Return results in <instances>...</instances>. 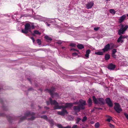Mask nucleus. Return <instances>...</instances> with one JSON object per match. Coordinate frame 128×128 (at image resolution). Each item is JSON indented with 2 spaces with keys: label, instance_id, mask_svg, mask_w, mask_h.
Wrapping results in <instances>:
<instances>
[{
  "label": "nucleus",
  "instance_id": "f257e3e1",
  "mask_svg": "<svg viewBox=\"0 0 128 128\" xmlns=\"http://www.w3.org/2000/svg\"><path fill=\"white\" fill-rule=\"evenodd\" d=\"M35 114V113L34 112L31 113L29 112H27L25 114H24L25 116L22 117L20 118L19 122H21L22 121L26 119V118L30 117L31 116H32L30 118H28V119L31 120H33L36 118L32 116L34 115Z\"/></svg>",
  "mask_w": 128,
  "mask_h": 128
},
{
  "label": "nucleus",
  "instance_id": "f03ea898",
  "mask_svg": "<svg viewBox=\"0 0 128 128\" xmlns=\"http://www.w3.org/2000/svg\"><path fill=\"white\" fill-rule=\"evenodd\" d=\"M92 98L95 104H98V103L104 104V99L103 98H96L94 96H93Z\"/></svg>",
  "mask_w": 128,
  "mask_h": 128
},
{
  "label": "nucleus",
  "instance_id": "7ed1b4c3",
  "mask_svg": "<svg viewBox=\"0 0 128 128\" xmlns=\"http://www.w3.org/2000/svg\"><path fill=\"white\" fill-rule=\"evenodd\" d=\"M86 104H78L77 106H75L73 107V109L76 112H80L81 109H84L85 108L84 106Z\"/></svg>",
  "mask_w": 128,
  "mask_h": 128
},
{
  "label": "nucleus",
  "instance_id": "20e7f679",
  "mask_svg": "<svg viewBox=\"0 0 128 128\" xmlns=\"http://www.w3.org/2000/svg\"><path fill=\"white\" fill-rule=\"evenodd\" d=\"M31 27L30 24L26 23L25 25L24 30L22 29V32L25 34H27L28 33V30L31 29Z\"/></svg>",
  "mask_w": 128,
  "mask_h": 128
},
{
  "label": "nucleus",
  "instance_id": "39448f33",
  "mask_svg": "<svg viewBox=\"0 0 128 128\" xmlns=\"http://www.w3.org/2000/svg\"><path fill=\"white\" fill-rule=\"evenodd\" d=\"M66 106H60L58 104H56V105L54 107V108L55 109H60L62 108H70L72 106V104H66Z\"/></svg>",
  "mask_w": 128,
  "mask_h": 128
},
{
  "label": "nucleus",
  "instance_id": "423d86ee",
  "mask_svg": "<svg viewBox=\"0 0 128 128\" xmlns=\"http://www.w3.org/2000/svg\"><path fill=\"white\" fill-rule=\"evenodd\" d=\"M45 90L49 93L52 98L54 97V92L55 91V88L54 87H52L50 89H46Z\"/></svg>",
  "mask_w": 128,
  "mask_h": 128
},
{
  "label": "nucleus",
  "instance_id": "0eeeda50",
  "mask_svg": "<svg viewBox=\"0 0 128 128\" xmlns=\"http://www.w3.org/2000/svg\"><path fill=\"white\" fill-rule=\"evenodd\" d=\"M128 28V26L126 25L124 27V28H120L118 30V34L119 35H121L122 34H124L125 31Z\"/></svg>",
  "mask_w": 128,
  "mask_h": 128
},
{
  "label": "nucleus",
  "instance_id": "6e6552de",
  "mask_svg": "<svg viewBox=\"0 0 128 128\" xmlns=\"http://www.w3.org/2000/svg\"><path fill=\"white\" fill-rule=\"evenodd\" d=\"M114 108L115 110L118 113H120L122 110L120 104H115Z\"/></svg>",
  "mask_w": 128,
  "mask_h": 128
},
{
  "label": "nucleus",
  "instance_id": "1a4fd4ad",
  "mask_svg": "<svg viewBox=\"0 0 128 128\" xmlns=\"http://www.w3.org/2000/svg\"><path fill=\"white\" fill-rule=\"evenodd\" d=\"M86 101L85 100H84L82 99H80L78 102H76L73 104L70 103H66L65 104H86Z\"/></svg>",
  "mask_w": 128,
  "mask_h": 128
},
{
  "label": "nucleus",
  "instance_id": "9d476101",
  "mask_svg": "<svg viewBox=\"0 0 128 128\" xmlns=\"http://www.w3.org/2000/svg\"><path fill=\"white\" fill-rule=\"evenodd\" d=\"M57 113L58 115L63 116H64L66 114H68V112L65 110L64 109L61 112L58 111Z\"/></svg>",
  "mask_w": 128,
  "mask_h": 128
},
{
  "label": "nucleus",
  "instance_id": "9b49d317",
  "mask_svg": "<svg viewBox=\"0 0 128 128\" xmlns=\"http://www.w3.org/2000/svg\"><path fill=\"white\" fill-rule=\"evenodd\" d=\"M110 45L108 44L106 45L104 47V48L102 49L104 52L108 51V50L110 49Z\"/></svg>",
  "mask_w": 128,
  "mask_h": 128
},
{
  "label": "nucleus",
  "instance_id": "f8f14e48",
  "mask_svg": "<svg viewBox=\"0 0 128 128\" xmlns=\"http://www.w3.org/2000/svg\"><path fill=\"white\" fill-rule=\"evenodd\" d=\"M50 103V104H58L56 100H52L51 98H49V101H46L47 104H49Z\"/></svg>",
  "mask_w": 128,
  "mask_h": 128
},
{
  "label": "nucleus",
  "instance_id": "ddd939ff",
  "mask_svg": "<svg viewBox=\"0 0 128 128\" xmlns=\"http://www.w3.org/2000/svg\"><path fill=\"white\" fill-rule=\"evenodd\" d=\"M94 3L93 2H88L86 5V6L88 9L90 8L93 6Z\"/></svg>",
  "mask_w": 128,
  "mask_h": 128
},
{
  "label": "nucleus",
  "instance_id": "4468645a",
  "mask_svg": "<svg viewBox=\"0 0 128 128\" xmlns=\"http://www.w3.org/2000/svg\"><path fill=\"white\" fill-rule=\"evenodd\" d=\"M116 67V65L111 63L108 66V68L109 70H114Z\"/></svg>",
  "mask_w": 128,
  "mask_h": 128
},
{
  "label": "nucleus",
  "instance_id": "2eb2a0df",
  "mask_svg": "<svg viewBox=\"0 0 128 128\" xmlns=\"http://www.w3.org/2000/svg\"><path fill=\"white\" fill-rule=\"evenodd\" d=\"M126 18V16L124 15L121 17L119 19V22L120 23H122L123 21Z\"/></svg>",
  "mask_w": 128,
  "mask_h": 128
},
{
  "label": "nucleus",
  "instance_id": "dca6fc26",
  "mask_svg": "<svg viewBox=\"0 0 128 128\" xmlns=\"http://www.w3.org/2000/svg\"><path fill=\"white\" fill-rule=\"evenodd\" d=\"M106 101L107 104H112V101L109 98H106Z\"/></svg>",
  "mask_w": 128,
  "mask_h": 128
},
{
  "label": "nucleus",
  "instance_id": "f3484780",
  "mask_svg": "<svg viewBox=\"0 0 128 128\" xmlns=\"http://www.w3.org/2000/svg\"><path fill=\"white\" fill-rule=\"evenodd\" d=\"M44 38L46 40V41L48 42L50 41V42L52 40V39L50 37L47 35L45 36Z\"/></svg>",
  "mask_w": 128,
  "mask_h": 128
},
{
  "label": "nucleus",
  "instance_id": "a211bd4d",
  "mask_svg": "<svg viewBox=\"0 0 128 128\" xmlns=\"http://www.w3.org/2000/svg\"><path fill=\"white\" fill-rule=\"evenodd\" d=\"M122 37L120 36V37L118 38L117 40V42L118 43H119L120 42L122 43L123 42L124 40H122Z\"/></svg>",
  "mask_w": 128,
  "mask_h": 128
},
{
  "label": "nucleus",
  "instance_id": "6ab92c4d",
  "mask_svg": "<svg viewBox=\"0 0 128 128\" xmlns=\"http://www.w3.org/2000/svg\"><path fill=\"white\" fill-rule=\"evenodd\" d=\"M90 50L89 49L87 50H86V54L85 55L86 57L87 58H88L89 57V55L90 53Z\"/></svg>",
  "mask_w": 128,
  "mask_h": 128
},
{
  "label": "nucleus",
  "instance_id": "aec40b11",
  "mask_svg": "<svg viewBox=\"0 0 128 128\" xmlns=\"http://www.w3.org/2000/svg\"><path fill=\"white\" fill-rule=\"evenodd\" d=\"M78 48L80 50L84 48V45L82 44H78L77 46Z\"/></svg>",
  "mask_w": 128,
  "mask_h": 128
},
{
  "label": "nucleus",
  "instance_id": "412c9836",
  "mask_svg": "<svg viewBox=\"0 0 128 128\" xmlns=\"http://www.w3.org/2000/svg\"><path fill=\"white\" fill-rule=\"evenodd\" d=\"M104 57L105 60H109L110 58V55L108 54H105Z\"/></svg>",
  "mask_w": 128,
  "mask_h": 128
},
{
  "label": "nucleus",
  "instance_id": "4be33fe9",
  "mask_svg": "<svg viewBox=\"0 0 128 128\" xmlns=\"http://www.w3.org/2000/svg\"><path fill=\"white\" fill-rule=\"evenodd\" d=\"M106 117H108V119L106 120V121L108 122H110L111 120H112V117L109 116H106Z\"/></svg>",
  "mask_w": 128,
  "mask_h": 128
},
{
  "label": "nucleus",
  "instance_id": "5701e85b",
  "mask_svg": "<svg viewBox=\"0 0 128 128\" xmlns=\"http://www.w3.org/2000/svg\"><path fill=\"white\" fill-rule=\"evenodd\" d=\"M95 54L97 55H102L103 54V53L102 52H96Z\"/></svg>",
  "mask_w": 128,
  "mask_h": 128
},
{
  "label": "nucleus",
  "instance_id": "b1692460",
  "mask_svg": "<svg viewBox=\"0 0 128 128\" xmlns=\"http://www.w3.org/2000/svg\"><path fill=\"white\" fill-rule=\"evenodd\" d=\"M34 33L36 34H38V35H40L41 34V33L39 32L38 30H34Z\"/></svg>",
  "mask_w": 128,
  "mask_h": 128
},
{
  "label": "nucleus",
  "instance_id": "393cba45",
  "mask_svg": "<svg viewBox=\"0 0 128 128\" xmlns=\"http://www.w3.org/2000/svg\"><path fill=\"white\" fill-rule=\"evenodd\" d=\"M49 123L52 125L53 126L54 124V122L52 120H49Z\"/></svg>",
  "mask_w": 128,
  "mask_h": 128
},
{
  "label": "nucleus",
  "instance_id": "a878e982",
  "mask_svg": "<svg viewBox=\"0 0 128 128\" xmlns=\"http://www.w3.org/2000/svg\"><path fill=\"white\" fill-rule=\"evenodd\" d=\"M81 120V119L80 118L78 117L77 118L76 120V124H78L79 122Z\"/></svg>",
  "mask_w": 128,
  "mask_h": 128
},
{
  "label": "nucleus",
  "instance_id": "bb28decb",
  "mask_svg": "<svg viewBox=\"0 0 128 128\" xmlns=\"http://www.w3.org/2000/svg\"><path fill=\"white\" fill-rule=\"evenodd\" d=\"M110 13L114 14L116 13L115 10L113 9H110Z\"/></svg>",
  "mask_w": 128,
  "mask_h": 128
},
{
  "label": "nucleus",
  "instance_id": "cd10ccee",
  "mask_svg": "<svg viewBox=\"0 0 128 128\" xmlns=\"http://www.w3.org/2000/svg\"><path fill=\"white\" fill-rule=\"evenodd\" d=\"M100 126V124L98 122L95 124L94 126L96 128H97L99 127Z\"/></svg>",
  "mask_w": 128,
  "mask_h": 128
},
{
  "label": "nucleus",
  "instance_id": "c85d7f7f",
  "mask_svg": "<svg viewBox=\"0 0 128 128\" xmlns=\"http://www.w3.org/2000/svg\"><path fill=\"white\" fill-rule=\"evenodd\" d=\"M87 120V117L85 116L83 117V119L82 120V122H85Z\"/></svg>",
  "mask_w": 128,
  "mask_h": 128
},
{
  "label": "nucleus",
  "instance_id": "c756f323",
  "mask_svg": "<svg viewBox=\"0 0 128 128\" xmlns=\"http://www.w3.org/2000/svg\"><path fill=\"white\" fill-rule=\"evenodd\" d=\"M110 49H112L114 48V44L113 43H111L110 44Z\"/></svg>",
  "mask_w": 128,
  "mask_h": 128
},
{
  "label": "nucleus",
  "instance_id": "7c9ffc66",
  "mask_svg": "<svg viewBox=\"0 0 128 128\" xmlns=\"http://www.w3.org/2000/svg\"><path fill=\"white\" fill-rule=\"evenodd\" d=\"M88 104H92V100L90 98H89L88 100Z\"/></svg>",
  "mask_w": 128,
  "mask_h": 128
},
{
  "label": "nucleus",
  "instance_id": "2f4dec72",
  "mask_svg": "<svg viewBox=\"0 0 128 128\" xmlns=\"http://www.w3.org/2000/svg\"><path fill=\"white\" fill-rule=\"evenodd\" d=\"M40 118H43L45 120H46L47 118V117L46 115L41 116H40Z\"/></svg>",
  "mask_w": 128,
  "mask_h": 128
},
{
  "label": "nucleus",
  "instance_id": "473e14b6",
  "mask_svg": "<svg viewBox=\"0 0 128 128\" xmlns=\"http://www.w3.org/2000/svg\"><path fill=\"white\" fill-rule=\"evenodd\" d=\"M56 126L58 128H64L60 124H57L56 125Z\"/></svg>",
  "mask_w": 128,
  "mask_h": 128
},
{
  "label": "nucleus",
  "instance_id": "72a5a7b5",
  "mask_svg": "<svg viewBox=\"0 0 128 128\" xmlns=\"http://www.w3.org/2000/svg\"><path fill=\"white\" fill-rule=\"evenodd\" d=\"M37 41V43L39 45H40L41 44V42L40 40L38 39Z\"/></svg>",
  "mask_w": 128,
  "mask_h": 128
},
{
  "label": "nucleus",
  "instance_id": "f704fd0d",
  "mask_svg": "<svg viewBox=\"0 0 128 128\" xmlns=\"http://www.w3.org/2000/svg\"><path fill=\"white\" fill-rule=\"evenodd\" d=\"M112 54H115L116 52L117 51L116 49H114L112 50Z\"/></svg>",
  "mask_w": 128,
  "mask_h": 128
},
{
  "label": "nucleus",
  "instance_id": "c9c22d12",
  "mask_svg": "<svg viewBox=\"0 0 128 128\" xmlns=\"http://www.w3.org/2000/svg\"><path fill=\"white\" fill-rule=\"evenodd\" d=\"M70 46L72 47H74L76 46V45L75 44L72 43L70 44Z\"/></svg>",
  "mask_w": 128,
  "mask_h": 128
},
{
  "label": "nucleus",
  "instance_id": "e433bc0d",
  "mask_svg": "<svg viewBox=\"0 0 128 128\" xmlns=\"http://www.w3.org/2000/svg\"><path fill=\"white\" fill-rule=\"evenodd\" d=\"M122 38V39H124L125 38H128V36H123L122 35H121L120 36Z\"/></svg>",
  "mask_w": 128,
  "mask_h": 128
},
{
  "label": "nucleus",
  "instance_id": "4c0bfd02",
  "mask_svg": "<svg viewBox=\"0 0 128 128\" xmlns=\"http://www.w3.org/2000/svg\"><path fill=\"white\" fill-rule=\"evenodd\" d=\"M100 27H95L94 28V30L96 31H97L100 29Z\"/></svg>",
  "mask_w": 128,
  "mask_h": 128
},
{
  "label": "nucleus",
  "instance_id": "58836bf2",
  "mask_svg": "<svg viewBox=\"0 0 128 128\" xmlns=\"http://www.w3.org/2000/svg\"><path fill=\"white\" fill-rule=\"evenodd\" d=\"M69 118L70 120H72L74 119V118L72 116H69Z\"/></svg>",
  "mask_w": 128,
  "mask_h": 128
},
{
  "label": "nucleus",
  "instance_id": "ea45409f",
  "mask_svg": "<svg viewBox=\"0 0 128 128\" xmlns=\"http://www.w3.org/2000/svg\"><path fill=\"white\" fill-rule=\"evenodd\" d=\"M72 56H76L78 55V54L76 52H74L72 54Z\"/></svg>",
  "mask_w": 128,
  "mask_h": 128
},
{
  "label": "nucleus",
  "instance_id": "a19ab883",
  "mask_svg": "<svg viewBox=\"0 0 128 128\" xmlns=\"http://www.w3.org/2000/svg\"><path fill=\"white\" fill-rule=\"evenodd\" d=\"M112 55L113 57L114 58H116L117 55L115 54H112Z\"/></svg>",
  "mask_w": 128,
  "mask_h": 128
},
{
  "label": "nucleus",
  "instance_id": "79ce46f5",
  "mask_svg": "<svg viewBox=\"0 0 128 128\" xmlns=\"http://www.w3.org/2000/svg\"><path fill=\"white\" fill-rule=\"evenodd\" d=\"M56 43L59 44H60L62 43V42L61 41H59L56 42Z\"/></svg>",
  "mask_w": 128,
  "mask_h": 128
},
{
  "label": "nucleus",
  "instance_id": "37998d69",
  "mask_svg": "<svg viewBox=\"0 0 128 128\" xmlns=\"http://www.w3.org/2000/svg\"><path fill=\"white\" fill-rule=\"evenodd\" d=\"M109 126L112 128H114V126L111 124H109Z\"/></svg>",
  "mask_w": 128,
  "mask_h": 128
},
{
  "label": "nucleus",
  "instance_id": "c03bdc74",
  "mask_svg": "<svg viewBox=\"0 0 128 128\" xmlns=\"http://www.w3.org/2000/svg\"><path fill=\"white\" fill-rule=\"evenodd\" d=\"M124 116H126V118L128 120V114L126 113H124Z\"/></svg>",
  "mask_w": 128,
  "mask_h": 128
},
{
  "label": "nucleus",
  "instance_id": "a18cd8bd",
  "mask_svg": "<svg viewBox=\"0 0 128 128\" xmlns=\"http://www.w3.org/2000/svg\"><path fill=\"white\" fill-rule=\"evenodd\" d=\"M120 26L121 27V28H124V25L122 24H121L120 25Z\"/></svg>",
  "mask_w": 128,
  "mask_h": 128
},
{
  "label": "nucleus",
  "instance_id": "49530a36",
  "mask_svg": "<svg viewBox=\"0 0 128 128\" xmlns=\"http://www.w3.org/2000/svg\"><path fill=\"white\" fill-rule=\"evenodd\" d=\"M70 50L71 51L72 50H73L74 51H77V52H78V51H79L78 50H76V49H74V48H72L70 49Z\"/></svg>",
  "mask_w": 128,
  "mask_h": 128
},
{
  "label": "nucleus",
  "instance_id": "de8ad7c7",
  "mask_svg": "<svg viewBox=\"0 0 128 128\" xmlns=\"http://www.w3.org/2000/svg\"><path fill=\"white\" fill-rule=\"evenodd\" d=\"M33 90V88H32L30 87V88H29L28 89V91H31V90Z\"/></svg>",
  "mask_w": 128,
  "mask_h": 128
},
{
  "label": "nucleus",
  "instance_id": "09e8293b",
  "mask_svg": "<svg viewBox=\"0 0 128 128\" xmlns=\"http://www.w3.org/2000/svg\"><path fill=\"white\" fill-rule=\"evenodd\" d=\"M31 38L33 42H34L35 41V40L33 37H30Z\"/></svg>",
  "mask_w": 128,
  "mask_h": 128
},
{
  "label": "nucleus",
  "instance_id": "8fccbe9b",
  "mask_svg": "<svg viewBox=\"0 0 128 128\" xmlns=\"http://www.w3.org/2000/svg\"><path fill=\"white\" fill-rule=\"evenodd\" d=\"M64 128H71V126H68L66 127H64Z\"/></svg>",
  "mask_w": 128,
  "mask_h": 128
},
{
  "label": "nucleus",
  "instance_id": "3c124183",
  "mask_svg": "<svg viewBox=\"0 0 128 128\" xmlns=\"http://www.w3.org/2000/svg\"><path fill=\"white\" fill-rule=\"evenodd\" d=\"M77 126V125H74L72 128H76Z\"/></svg>",
  "mask_w": 128,
  "mask_h": 128
},
{
  "label": "nucleus",
  "instance_id": "603ef678",
  "mask_svg": "<svg viewBox=\"0 0 128 128\" xmlns=\"http://www.w3.org/2000/svg\"><path fill=\"white\" fill-rule=\"evenodd\" d=\"M12 117H10V118H9V117L8 116V122H9V120H12Z\"/></svg>",
  "mask_w": 128,
  "mask_h": 128
},
{
  "label": "nucleus",
  "instance_id": "864d4df0",
  "mask_svg": "<svg viewBox=\"0 0 128 128\" xmlns=\"http://www.w3.org/2000/svg\"><path fill=\"white\" fill-rule=\"evenodd\" d=\"M109 106L110 107H112L113 106V104H108Z\"/></svg>",
  "mask_w": 128,
  "mask_h": 128
},
{
  "label": "nucleus",
  "instance_id": "5fc2aeb1",
  "mask_svg": "<svg viewBox=\"0 0 128 128\" xmlns=\"http://www.w3.org/2000/svg\"><path fill=\"white\" fill-rule=\"evenodd\" d=\"M34 25H32V29H34Z\"/></svg>",
  "mask_w": 128,
  "mask_h": 128
},
{
  "label": "nucleus",
  "instance_id": "6e6d98bb",
  "mask_svg": "<svg viewBox=\"0 0 128 128\" xmlns=\"http://www.w3.org/2000/svg\"><path fill=\"white\" fill-rule=\"evenodd\" d=\"M0 102L1 104H2L3 102V101L1 100V99H0Z\"/></svg>",
  "mask_w": 128,
  "mask_h": 128
},
{
  "label": "nucleus",
  "instance_id": "4d7b16f0",
  "mask_svg": "<svg viewBox=\"0 0 128 128\" xmlns=\"http://www.w3.org/2000/svg\"><path fill=\"white\" fill-rule=\"evenodd\" d=\"M65 48L64 46L62 47V49H64Z\"/></svg>",
  "mask_w": 128,
  "mask_h": 128
},
{
  "label": "nucleus",
  "instance_id": "13d9d810",
  "mask_svg": "<svg viewBox=\"0 0 128 128\" xmlns=\"http://www.w3.org/2000/svg\"><path fill=\"white\" fill-rule=\"evenodd\" d=\"M90 123L91 124H93L94 123V122L93 121H91V122Z\"/></svg>",
  "mask_w": 128,
  "mask_h": 128
},
{
  "label": "nucleus",
  "instance_id": "bf43d9fd",
  "mask_svg": "<svg viewBox=\"0 0 128 128\" xmlns=\"http://www.w3.org/2000/svg\"><path fill=\"white\" fill-rule=\"evenodd\" d=\"M28 32H32V31H31L30 29V30H28Z\"/></svg>",
  "mask_w": 128,
  "mask_h": 128
},
{
  "label": "nucleus",
  "instance_id": "052dcab7",
  "mask_svg": "<svg viewBox=\"0 0 128 128\" xmlns=\"http://www.w3.org/2000/svg\"><path fill=\"white\" fill-rule=\"evenodd\" d=\"M44 108H46V109H49V108H48V107H44Z\"/></svg>",
  "mask_w": 128,
  "mask_h": 128
},
{
  "label": "nucleus",
  "instance_id": "680f3d73",
  "mask_svg": "<svg viewBox=\"0 0 128 128\" xmlns=\"http://www.w3.org/2000/svg\"><path fill=\"white\" fill-rule=\"evenodd\" d=\"M97 109H98V110H102V108H97Z\"/></svg>",
  "mask_w": 128,
  "mask_h": 128
},
{
  "label": "nucleus",
  "instance_id": "e2e57ef3",
  "mask_svg": "<svg viewBox=\"0 0 128 128\" xmlns=\"http://www.w3.org/2000/svg\"><path fill=\"white\" fill-rule=\"evenodd\" d=\"M35 34H34V33H32V34L33 36H35Z\"/></svg>",
  "mask_w": 128,
  "mask_h": 128
},
{
  "label": "nucleus",
  "instance_id": "0e129e2a",
  "mask_svg": "<svg viewBox=\"0 0 128 128\" xmlns=\"http://www.w3.org/2000/svg\"><path fill=\"white\" fill-rule=\"evenodd\" d=\"M3 90V89H1V88H0V92L1 91H2Z\"/></svg>",
  "mask_w": 128,
  "mask_h": 128
},
{
  "label": "nucleus",
  "instance_id": "69168bd1",
  "mask_svg": "<svg viewBox=\"0 0 128 128\" xmlns=\"http://www.w3.org/2000/svg\"><path fill=\"white\" fill-rule=\"evenodd\" d=\"M28 80L29 81H30V82H31V81H30V78H28Z\"/></svg>",
  "mask_w": 128,
  "mask_h": 128
},
{
  "label": "nucleus",
  "instance_id": "338daca9",
  "mask_svg": "<svg viewBox=\"0 0 128 128\" xmlns=\"http://www.w3.org/2000/svg\"><path fill=\"white\" fill-rule=\"evenodd\" d=\"M47 25L48 26H50V24H47Z\"/></svg>",
  "mask_w": 128,
  "mask_h": 128
},
{
  "label": "nucleus",
  "instance_id": "774afa93",
  "mask_svg": "<svg viewBox=\"0 0 128 128\" xmlns=\"http://www.w3.org/2000/svg\"><path fill=\"white\" fill-rule=\"evenodd\" d=\"M75 114L76 115H78V114L77 113H75Z\"/></svg>",
  "mask_w": 128,
  "mask_h": 128
}]
</instances>
